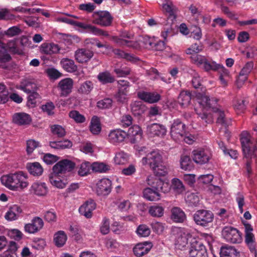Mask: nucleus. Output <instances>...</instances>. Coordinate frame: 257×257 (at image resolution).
Masks as SVG:
<instances>
[{
    "mask_svg": "<svg viewBox=\"0 0 257 257\" xmlns=\"http://www.w3.org/2000/svg\"><path fill=\"white\" fill-rule=\"evenodd\" d=\"M166 132L164 125L158 123H153L147 127V133L151 136L163 137L166 135Z\"/></svg>",
    "mask_w": 257,
    "mask_h": 257,
    "instance_id": "24",
    "label": "nucleus"
},
{
    "mask_svg": "<svg viewBox=\"0 0 257 257\" xmlns=\"http://www.w3.org/2000/svg\"><path fill=\"white\" fill-rule=\"evenodd\" d=\"M152 247V244L151 242L139 243L133 248V252L136 256L141 257L148 253Z\"/></svg>",
    "mask_w": 257,
    "mask_h": 257,
    "instance_id": "23",
    "label": "nucleus"
},
{
    "mask_svg": "<svg viewBox=\"0 0 257 257\" xmlns=\"http://www.w3.org/2000/svg\"><path fill=\"white\" fill-rule=\"evenodd\" d=\"M139 41L141 44V47L143 46L146 48H150L154 46V42L153 39L148 36L141 37L139 39Z\"/></svg>",
    "mask_w": 257,
    "mask_h": 257,
    "instance_id": "47",
    "label": "nucleus"
},
{
    "mask_svg": "<svg viewBox=\"0 0 257 257\" xmlns=\"http://www.w3.org/2000/svg\"><path fill=\"white\" fill-rule=\"evenodd\" d=\"M70 117L73 119L77 123H83L85 121V117L78 111L72 110L69 112Z\"/></svg>",
    "mask_w": 257,
    "mask_h": 257,
    "instance_id": "52",
    "label": "nucleus"
},
{
    "mask_svg": "<svg viewBox=\"0 0 257 257\" xmlns=\"http://www.w3.org/2000/svg\"><path fill=\"white\" fill-rule=\"evenodd\" d=\"M143 165L149 164L155 176H165L168 174L167 167L163 164L162 158L158 150L152 151L142 160Z\"/></svg>",
    "mask_w": 257,
    "mask_h": 257,
    "instance_id": "4",
    "label": "nucleus"
},
{
    "mask_svg": "<svg viewBox=\"0 0 257 257\" xmlns=\"http://www.w3.org/2000/svg\"><path fill=\"white\" fill-rule=\"evenodd\" d=\"M217 99L214 97L210 98L206 95L202 96L198 101L199 107L195 108V111L198 117L206 123H210L213 121V116L205 110L211 108L217 117L216 123L226 127L230 124V120L226 117L224 111L217 107Z\"/></svg>",
    "mask_w": 257,
    "mask_h": 257,
    "instance_id": "1",
    "label": "nucleus"
},
{
    "mask_svg": "<svg viewBox=\"0 0 257 257\" xmlns=\"http://www.w3.org/2000/svg\"><path fill=\"white\" fill-rule=\"evenodd\" d=\"M220 148L225 155L229 156L231 158L233 159L237 158L238 153L236 150L228 149L226 147V146H221Z\"/></svg>",
    "mask_w": 257,
    "mask_h": 257,
    "instance_id": "55",
    "label": "nucleus"
},
{
    "mask_svg": "<svg viewBox=\"0 0 257 257\" xmlns=\"http://www.w3.org/2000/svg\"><path fill=\"white\" fill-rule=\"evenodd\" d=\"M193 161L201 165L206 164L210 159V153L204 150H195L192 152Z\"/></svg>",
    "mask_w": 257,
    "mask_h": 257,
    "instance_id": "17",
    "label": "nucleus"
},
{
    "mask_svg": "<svg viewBox=\"0 0 257 257\" xmlns=\"http://www.w3.org/2000/svg\"><path fill=\"white\" fill-rule=\"evenodd\" d=\"M73 81L72 79L67 78L61 80L58 83V88L60 90V95L66 97L72 91Z\"/></svg>",
    "mask_w": 257,
    "mask_h": 257,
    "instance_id": "20",
    "label": "nucleus"
},
{
    "mask_svg": "<svg viewBox=\"0 0 257 257\" xmlns=\"http://www.w3.org/2000/svg\"><path fill=\"white\" fill-rule=\"evenodd\" d=\"M93 171L96 172H106L110 169V166L103 163L94 162L91 165Z\"/></svg>",
    "mask_w": 257,
    "mask_h": 257,
    "instance_id": "45",
    "label": "nucleus"
},
{
    "mask_svg": "<svg viewBox=\"0 0 257 257\" xmlns=\"http://www.w3.org/2000/svg\"><path fill=\"white\" fill-rule=\"evenodd\" d=\"M32 191L38 196L45 195L48 192V188L45 183L35 182L31 186Z\"/></svg>",
    "mask_w": 257,
    "mask_h": 257,
    "instance_id": "31",
    "label": "nucleus"
},
{
    "mask_svg": "<svg viewBox=\"0 0 257 257\" xmlns=\"http://www.w3.org/2000/svg\"><path fill=\"white\" fill-rule=\"evenodd\" d=\"M95 203L93 200H90L86 201L79 207V212L87 218H90L92 217V212L95 209Z\"/></svg>",
    "mask_w": 257,
    "mask_h": 257,
    "instance_id": "22",
    "label": "nucleus"
},
{
    "mask_svg": "<svg viewBox=\"0 0 257 257\" xmlns=\"http://www.w3.org/2000/svg\"><path fill=\"white\" fill-rule=\"evenodd\" d=\"M14 123L22 125L29 124L31 121L30 116L24 112L16 113L13 117Z\"/></svg>",
    "mask_w": 257,
    "mask_h": 257,
    "instance_id": "27",
    "label": "nucleus"
},
{
    "mask_svg": "<svg viewBox=\"0 0 257 257\" xmlns=\"http://www.w3.org/2000/svg\"><path fill=\"white\" fill-rule=\"evenodd\" d=\"M220 257H239V252L235 247L225 245L220 248Z\"/></svg>",
    "mask_w": 257,
    "mask_h": 257,
    "instance_id": "28",
    "label": "nucleus"
},
{
    "mask_svg": "<svg viewBox=\"0 0 257 257\" xmlns=\"http://www.w3.org/2000/svg\"><path fill=\"white\" fill-rule=\"evenodd\" d=\"M67 239L66 234L64 231H58L54 235V241L57 247L63 246Z\"/></svg>",
    "mask_w": 257,
    "mask_h": 257,
    "instance_id": "38",
    "label": "nucleus"
},
{
    "mask_svg": "<svg viewBox=\"0 0 257 257\" xmlns=\"http://www.w3.org/2000/svg\"><path fill=\"white\" fill-rule=\"evenodd\" d=\"M9 98V92L6 86L0 83V103H6L8 101Z\"/></svg>",
    "mask_w": 257,
    "mask_h": 257,
    "instance_id": "50",
    "label": "nucleus"
},
{
    "mask_svg": "<svg viewBox=\"0 0 257 257\" xmlns=\"http://www.w3.org/2000/svg\"><path fill=\"white\" fill-rule=\"evenodd\" d=\"M93 23L101 26L107 27L111 25L112 18L110 14L106 11L96 12L93 15Z\"/></svg>",
    "mask_w": 257,
    "mask_h": 257,
    "instance_id": "12",
    "label": "nucleus"
},
{
    "mask_svg": "<svg viewBox=\"0 0 257 257\" xmlns=\"http://www.w3.org/2000/svg\"><path fill=\"white\" fill-rule=\"evenodd\" d=\"M203 49V46L200 43H195L192 44L189 48L186 49V53L187 54L192 55V54H198Z\"/></svg>",
    "mask_w": 257,
    "mask_h": 257,
    "instance_id": "46",
    "label": "nucleus"
},
{
    "mask_svg": "<svg viewBox=\"0 0 257 257\" xmlns=\"http://www.w3.org/2000/svg\"><path fill=\"white\" fill-rule=\"evenodd\" d=\"M44 226V222L42 218L39 217H35L31 220V222L26 224L25 231L29 233H35L41 230Z\"/></svg>",
    "mask_w": 257,
    "mask_h": 257,
    "instance_id": "16",
    "label": "nucleus"
},
{
    "mask_svg": "<svg viewBox=\"0 0 257 257\" xmlns=\"http://www.w3.org/2000/svg\"><path fill=\"white\" fill-rule=\"evenodd\" d=\"M253 65L252 61L247 62L242 68L236 80V85L238 88L241 87L247 80V76L252 70Z\"/></svg>",
    "mask_w": 257,
    "mask_h": 257,
    "instance_id": "15",
    "label": "nucleus"
},
{
    "mask_svg": "<svg viewBox=\"0 0 257 257\" xmlns=\"http://www.w3.org/2000/svg\"><path fill=\"white\" fill-rule=\"evenodd\" d=\"M91 133L95 135H98L101 131V126L99 118L96 116H93L89 125Z\"/></svg>",
    "mask_w": 257,
    "mask_h": 257,
    "instance_id": "37",
    "label": "nucleus"
},
{
    "mask_svg": "<svg viewBox=\"0 0 257 257\" xmlns=\"http://www.w3.org/2000/svg\"><path fill=\"white\" fill-rule=\"evenodd\" d=\"M59 159V157L56 155H53L48 153L43 156V161L47 165H51L56 162Z\"/></svg>",
    "mask_w": 257,
    "mask_h": 257,
    "instance_id": "61",
    "label": "nucleus"
},
{
    "mask_svg": "<svg viewBox=\"0 0 257 257\" xmlns=\"http://www.w3.org/2000/svg\"><path fill=\"white\" fill-rule=\"evenodd\" d=\"M22 31L17 26H14L9 28L5 32L6 35L10 37L18 36L22 33Z\"/></svg>",
    "mask_w": 257,
    "mask_h": 257,
    "instance_id": "58",
    "label": "nucleus"
},
{
    "mask_svg": "<svg viewBox=\"0 0 257 257\" xmlns=\"http://www.w3.org/2000/svg\"><path fill=\"white\" fill-rule=\"evenodd\" d=\"M97 79L103 84L112 83L114 81V77L108 71L100 73L97 76Z\"/></svg>",
    "mask_w": 257,
    "mask_h": 257,
    "instance_id": "42",
    "label": "nucleus"
},
{
    "mask_svg": "<svg viewBox=\"0 0 257 257\" xmlns=\"http://www.w3.org/2000/svg\"><path fill=\"white\" fill-rule=\"evenodd\" d=\"M205 56L199 54H192L190 56V59L192 63L200 67L203 64V61L205 60Z\"/></svg>",
    "mask_w": 257,
    "mask_h": 257,
    "instance_id": "56",
    "label": "nucleus"
},
{
    "mask_svg": "<svg viewBox=\"0 0 257 257\" xmlns=\"http://www.w3.org/2000/svg\"><path fill=\"white\" fill-rule=\"evenodd\" d=\"M203 64L200 66V68L203 69L206 71L210 70H217L219 69L224 70V73L226 74H227L226 70L224 69V67L220 64H216L214 61H209L205 57V60L203 61Z\"/></svg>",
    "mask_w": 257,
    "mask_h": 257,
    "instance_id": "29",
    "label": "nucleus"
},
{
    "mask_svg": "<svg viewBox=\"0 0 257 257\" xmlns=\"http://www.w3.org/2000/svg\"><path fill=\"white\" fill-rule=\"evenodd\" d=\"M46 72L48 75L52 79H57L62 76V73L54 68L47 69Z\"/></svg>",
    "mask_w": 257,
    "mask_h": 257,
    "instance_id": "64",
    "label": "nucleus"
},
{
    "mask_svg": "<svg viewBox=\"0 0 257 257\" xmlns=\"http://www.w3.org/2000/svg\"><path fill=\"white\" fill-rule=\"evenodd\" d=\"M127 92L119 90L118 92L115 94V97L116 101L120 103H124L127 101Z\"/></svg>",
    "mask_w": 257,
    "mask_h": 257,
    "instance_id": "59",
    "label": "nucleus"
},
{
    "mask_svg": "<svg viewBox=\"0 0 257 257\" xmlns=\"http://www.w3.org/2000/svg\"><path fill=\"white\" fill-rule=\"evenodd\" d=\"M172 188L178 194L182 193L185 191V187L180 180L174 178L172 181Z\"/></svg>",
    "mask_w": 257,
    "mask_h": 257,
    "instance_id": "43",
    "label": "nucleus"
},
{
    "mask_svg": "<svg viewBox=\"0 0 257 257\" xmlns=\"http://www.w3.org/2000/svg\"><path fill=\"white\" fill-rule=\"evenodd\" d=\"M93 88L92 82L86 81L83 83L78 89V91L81 93L88 94Z\"/></svg>",
    "mask_w": 257,
    "mask_h": 257,
    "instance_id": "49",
    "label": "nucleus"
},
{
    "mask_svg": "<svg viewBox=\"0 0 257 257\" xmlns=\"http://www.w3.org/2000/svg\"><path fill=\"white\" fill-rule=\"evenodd\" d=\"M12 57L8 52L5 46H2L0 48V68L6 69L7 68L6 63L10 61Z\"/></svg>",
    "mask_w": 257,
    "mask_h": 257,
    "instance_id": "36",
    "label": "nucleus"
},
{
    "mask_svg": "<svg viewBox=\"0 0 257 257\" xmlns=\"http://www.w3.org/2000/svg\"><path fill=\"white\" fill-rule=\"evenodd\" d=\"M136 232L140 236L146 237L150 235L151 230L146 225L141 224L138 227Z\"/></svg>",
    "mask_w": 257,
    "mask_h": 257,
    "instance_id": "51",
    "label": "nucleus"
},
{
    "mask_svg": "<svg viewBox=\"0 0 257 257\" xmlns=\"http://www.w3.org/2000/svg\"><path fill=\"white\" fill-rule=\"evenodd\" d=\"M186 218L184 212L179 207H174L171 210V219L175 222L182 223Z\"/></svg>",
    "mask_w": 257,
    "mask_h": 257,
    "instance_id": "30",
    "label": "nucleus"
},
{
    "mask_svg": "<svg viewBox=\"0 0 257 257\" xmlns=\"http://www.w3.org/2000/svg\"><path fill=\"white\" fill-rule=\"evenodd\" d=\"M134 149L136 150V155L138 157L144 155H146L147 157V155L152 152H150L145 146H134Z\"/></svg>",
    "mask_w": 257,
    "mask_h": 257,
    "instance_id": "60",
    "label": "nucleus"
},
{
    "mask_svg": "<svg viewBox=\"0 0 257 257\" xmlns=\"http://www.w3.org/2000/svg\"><path fill=\"white\" fill-rule=\"evenodd\" d=\"M191 93L188 91H182L178 97V101L182 106H188L191 101Z\"/></svg>",
    "mask_w": 257,
    "mask_h": 257,
    "instance_id": "40",
    "label": "nucleus"
},
{
    "mask_svg": "<svg viewBox=\"0 0 257 257\" xmlns=\"http://www.w3.org/2000/svg\"><path fill=\"white\" fill-rule=\"evenodd\" d=\"M26 168L29 172L34 176H39L43 172V169L38 162L28 163Z\"/></svg>",
    "mask_w": 257,
    "mask_h": 257,
    "instance_id": "32",
    "label": "nucleus"
},
{
    "mask_svg": "<svg viewBox=\"0 0 257 257\" xmlns=\"http://www.w3.org/2000/svg\"><path fill=\"white\" fill-rule=\"evenodd\" d=\"M93 55V51L85 48H81L75 52L74 57L77 62L84 63L90 60Z\"/></svg>",
    "mask_w": 257,
    "mask_h": 257,
    "instance_id": "18",
    "label": "nucleus"
},
{
    "mask_svg": "<svg viewBox=\"0 0 257 257\" xmlns=\"http://www.w3.org/2000/svg\"><path fill=\"white\" fill-rule=\"evenodd\" d=\"M62 68L68 72H74L77 70V66L73 60L68 58H63L60 61Z\"/></svg>",
    "mask_w": 257,
    "mask_h": 257,
    "instance_id": "35",
    "label": "nucleus"
},
{
    "mask_svg": "<svg viewBox=\"0 0 257 257\" xmlns=\"http://www.w3.org/2000/svg\"><path fill=\"white\" fill-rule=\"evenodd\" d=\"M22 212L21 208L17 205L11 206L5 214V217L8 221L16 220L20 217Z\"/></svg>",
    "mask_w": 257,
    "mask_h": 257,
    "instance_id": "26",
    "label": "nucleus"
},
{
    "mask_svg": "<svg viewBox=\"0 0 257 257\" xmlns=\"http://www.w3.org/2000/svg\"><path fill=\"white\" fill-rule=\"evenodd\" d=\"M41 52L47 55L54 54H64L65 50L62 49L58 44L54 43H43L41 46Z\"/></svg>",
    "mask_w": 257,
    "mask_h": 257,
    "instance_id": "19",
    "label": "nucleus"
},
{
    "mask_svg": "<svg viewBox=\"0 0 257 257\" xmlns=\"http://www.w3.org/2000/svg\"><path fill=\"white\" fill-rule=\"evenodd\" d=\"M188 243V238L185 233L180 232L175 238V245L176 248L182 249Z\"/></svg>",
    "mask_w": 257,
    "mask_h": 257,
    "instance_id": "39",
    "label": "nucleus"
},
{
    "mask_svg": "<svg viewBox=\"0 0 257 257\" xmlns=\"http://www.w3.org/2000/svg\"><path fill=\"white\" fill-rule=\"evenodd\" d=\"M241 148L244 157L247 159H249L246 161L245 164V169L249 176L252 173L250 159L255 156L257 152V146H241Z\"/></svg>",
    "mask_w": 257,
    "mask_h": 257,
    "instance_id": "11",
    "label": "nucleus"
},
{
    "mask_svg": "<svg viewBox=\"0 0 257 257\" xmlns=\"http://www.w3.org/2000/svg\"><path fill=\"white\" fill-rule=\"evenodd\" d=\"M181 168L185 171H190L194 167V163L189 156L182 155L180 160Z\"/></svg>",
    "mask_w": 257,
    "mask_h": 257,
    "instance_id": "33",
    "label": "nucleus"
},
{
    "mask_svg": "<svg viewBox=\"0 0 257 257\" xmlns=\"http://www.w3.org/2000/svg\"><path fill=\"white\" fill-rule=\"evenodd\" d=\"M213 213L208 210H199L193 215L194 220L195 223L202 226H207L213 219Z\"/></svg>",
    "mask_w": 257,
    "mask_h": 257,
    "instance_id": "7",
    "label": "nucleus"
},
{
    "mask_svg": "<svg viewBox=\"0 0 257 257\" xmlns=\"http://www.w3.org/2000/svg\"><path fill=\"white\" fill-rule=\"evenodd\" d=\"M163 207L159 205L151 206L149 208V212L151 216L155 217H160L164 214Z\"/></svg>",
    "mask_w": 257,
    "mask_h": 257,
    "instance_id": "44",
    "label": "nucleus"
},
{
    "mask_svg": "<svg viewBox=\"0 0 257 257\" xmlns=\"http://www.w3.org/2000/svg\"><path fill=\"white\" fill-rule=\"evenodd\" d=\"M100 232L103 234H107L109 232V220L106 217L103 218L100 228Z\"/></svg>",
    "mask_w": 257,
    "mask_h": 257,
    "instance_id": "62",
    "label": "nucleus"
},
{
    "mask_svg": "<svg viewBox=\"0 0 257 257\" xmlns=\"http://www.w3.org/2000/svg\"><path fill=\"white\" fill-rule=\"evenodd\" d=\"M131 107L132 113L136 116L142 115L147 109L146 106L141 101H136L132 102Z\"/></svg>",
    "mask_w": 257,
    "mask_h": 257,
    "instance_id": "34",
    "label": "nucleus"
},
{
    "mask_svg": "<svg viewBox=\"0 0 257 257\" xmlns=\"http://www.w3.org/2000/svg\"><path fill=\"white\" fill-rule=\"evenodd\" d=\"M91 165L89 162H84L81 164L78 171V174L81 176H86L89 172Z\"/></svg>",
    "mask_w": 257,
    "mask_h": 257,
    "instance_id": "54",
    "label": "nucleus"
},
{
    "mask_svg": "<svg viewBox=\"0 0 257 257\" xmlns=\"http://www.w3.org/2000/svg\"><path fill=\"white\" fill-rule=\"evenodd\" d=\"M128 160V155L124 152L117 153L114 158L115 163L117 165H123L127 163Z\"/></svg>",
    "mask_w": 257,
    "mask_h": 257,
    "instance_id": "48",
    "label": "nucleus"
},
{
    "mask_svg": "<svg viewBox=\"0 0 257 257\" xmlns=\"http://www.w3.org/2000/svg\"><path fill=\"white\" fill-rule=\"evenodd\" d=\"M251 136L247 131H243L240 135V140L241 145H247L249 143L252 144Z\"/></svg>",
    "mask_w": 257,
    "mask_h": 257,
    "instance_id": "63",
    "label": "nucleus"
},
{
    "mask_svg": "<svg viewBox=\"0 0 257 257\" xmlns=\"http://www.w3.org/2000/svg\"><path fill=\"white\" fill-rule=\"evenodd\" d=\"M51 128L52 133L58 137H62L66 134L65 128L60 125L54 124Z\"/></svg>",
    "mask_w": 257,
    "mask_h": 257,
    "instance_id": "53",
    "label": "nucleus"
},
{
    "mask_svg": "<svg viewBox=\"0 0 257 257\" xmlns=\"http://www.w3.org/2000/svg\"><path fill=\"white\" fill-rule=\"evenodd\" d=\"M223 238L227 241L232 243H240L242 240L238 230L231 226H226L222 231Z\"/></svg>",
    "mask_w": 257,
    "mask_h": 257,
    "instance_id": "8",
    "label": "nucleus"
},
{
    "mask_svg": "<svg viewBox=\"0 0 257 257\" xmlns=\"http://www.w3.org/2000/svg\"><path fill=\"white\" fill-rule=\"evenodd\" d=\"M75 164L68 159H64L56 164L53 167V173L55 174H64L72 171Z\"/></svg>",
    "mask_w": 257,
    "mask_h": 257,
    "instance_id": "10",
    "label": "nucleus"
},
{
    "mask_svg": "<svg viewBox=\"0 0 257 257\" xmlns=\"http://www.w3.org/2000/svg\"><path fill=\"white\" fill-rule=\"evenodd\" d=\"M137 95L141 100L150 103H156L161 99L160 95L155 92L139 91Z\"/></svg>",
    "mask_w": 257,
    "mask_h": 257,
    "instance_id": "21",
    "label": "nucleus"
},
{
    "mask_svg": "<svg viewBox=\"0 0 257 257\" xmlns=\"http://www.w3.org/2000/svg\"><path fill=\"white\" fill-rule=\"evenodd\" d=\"M207 249L200 240H195L191 243L189 252V257H207Z\"/></svg>",
    "mask_w": 257,
    "mask_h": 257,
    "instance_id": "9",
    "label": "nucleus"
},
{
    "mask_svg": "<svg viewBox=\"0 0 257 257\" xmlns=\"http://www.w3.org/2000/svg\"><path fill=\"white\" fill-rule=\"evenodd\" d=\"M147 182L151 187L145 188L143 193L144 198L148 201H158L161 197L160 192L166 193L170 190V184L159 178L149 176Z\"/></svg>",
    "mask_w": 257,
    "mask_h": 257,
    "instance_id": "2",
    "label": "nucleus"
},
{
    "mask_svg": "<svg viewBox=\"0 0 257 257\" xmlns=\"http://www.w3.org/2000/svg\"><path fill=\"white\" fill-rule=\"evenodd\" d=\"M185 125L182 123L179 119L174 120L171 126L170 134L171 138L176 142H180L184 141L189 145L192 144L194 143H198L197 141V138L191 134L185 135Z\"/></svg>",
    "mask_w": 257,
    "mask_h": 257,
    "instance_id": "5",
    "label": "nucleus"
},
{
    "mask_svg": "<svg viewBox=\"0 0 257 257\" xmlns=\"http://www.w3.org/2000/svg\"><path fill=\"white\" fill-rule=\"evenodd\" d=\"M125 132L120 129L111 131L109 135L108 139L112 143H121L127 137Z\"/></svg>",
    "mask_w": 257,
    "mask_h": 257,
    "instance_id": "25",
    "label": "nucleus"
},
{
    "mask_svg": "<svg viewBox=\"0 0 257 257\" xmlns=\"http://www.w3.org/2000/svg\"><path fill=\"white\" fill-rule=\"evenodd\" d=\"M60 20L64 23L70 24L73 26H77L84 30H86L88 32L91 33L95 35L104 36L106 37L109 36L107 31H103L91 25L84 24L82 23L76 22L67 18H62L60 19Z\"/></svg>",
    "mask_w": 257,
    "mask_h": 257,
    "instance_id": "6",
    "label": "nucleus"
},
{
    "mask_svg": "<svg viewBox=\"0 0 257 257\" xmlns=\"http://www.w3.org/2000/svg\"><path fill=\"white\" fill-rule=\"evenodd\" d=\"M27 180V175L22 171L3 175L1 178L2 184L13 191H17L26 188L28 186Z\"/></svg>",
    "mask_w": 257,
    "mask_h": 257,
    "instance_id": "3",
    "label": "nucleus"
},
{
    "mask_svg": "<svg viewBox=\"0 0 257 257\" xmlns=\"http://www.w3.org/2000/svg\"><path fill=\"white\" fill-rule=\"evenodd\" d=\"M96 193L98 195H108L111 190V181L107 178L100 180L97 183Z\"/></svg>",
    "mask_w": 257,
    "mask_h": 257,
    "instance_id": "14",
    "label": "nucleus"
},
{
    "mask_svg": "<svg viewBox=\"0 0 257 257\" xmlns=\"http://www.w3.org/2000/svg\"><path fill=\"white\" fill-rule=\"evenodd\" d=\"M127 134V143L131 144L139 143L142 139V131L138 125H134L129 128Z\"/></svg>",
    "mask_w": 257,
    "mask_h": 257,
    "instance_id": "13",
    "label": "nucleus"
},
{
    "mask_svg": "<svg viewBox=\"0 0 257 257\" xmlns=\"http://www.w3.org/2000/svg\"><path fill=\"white\" fill-rule=\"evenodd\" d=\"M58 175L54 173L50 175L49 176V181L53 186L58 188H64L66 186V183L58 177Z\"/></svg>",
    "mask_w": 257,
    "mask_h": 257,
    "instance_id": "41",
    "label": "nucleus"
},
{
    "mask_svg": "<svg viewBox=\"0 0 257 257\" xmlns=\"http://www.w3.org/2000/svg\"><path fill=\"white\" fill-rule=\"evenodd\" d=\"M186 201L190 206H197L199 203L200 200L197 195L191 193L187 196Z\"/></svg>",
    "mask_w": 257,
    "mask_h": 257,
    "instance_id": "57",
    "label": "nucleus"
}]
</instances>
